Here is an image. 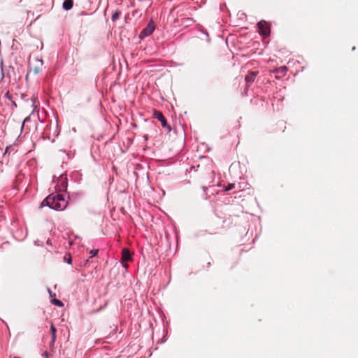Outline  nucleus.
Returning <instances> with one entry per match:
<instances>
[{"label": "nucleus", "instance_id": "nucleus-1", "mask_svg": "<svg viewBox=\"0 0 358 358\" xmlns=\"http://www.w3.org/2000/svg\"><path fill=\"white\" fill-rule=\"evenodd\" d=\"M67 201L62 194H51L45 198L41 203V208L43 206H48L50 208L56 210H63L67 206Z\"/></svg>", "mask_w": 358, "mask_h": 358}, {"label": "nucleus", "instance_id": "nucleus-2", "mask_svg": "<svg viewBox=\"0 0 358 358\" xmlns=\"http://www.w3.org/2000/svg\"><path fill=\"white\" fill-rule=\"evenodd\" d=\"M257 27L259 29V33L263 36H268L270 34V27L266 22L262 20L258 22Z\"/></svg>", "mask_w": 358, "mask_h": 358}, {"label": "nucleus", "instance_id": "nucleus-3", "mask_svg": "<svg viewBox=\"0 0 358 358\" xmlns=\"http://www.w3.org/2000/svg\"><path fill=\"white\" fill-rule=\"evenodd\" d=\"M155 30L154 23L151 21L150 22L145 28H144L139 34L140 38H144L145 36H150L152 34Z\"/></svg>", "mask_w": 358, "mask_h": 358}, {"label": "nucleus", "instance_id": "nucleus-4", "mask_svg": "<svg viewBox=\"0 0 358 358\" xmlns=\"http://www.w3.org/2000/svg\"><path fill=\"white\" fill-rule=\"evenodd\" d=\"M153 116L155 118L159 120L161 122L162 126L163 127H168L166 120L165 117H164L163 114L160 111L155 110L154 112ZM171 128L169 127V130H170Z\"/></svg>", "mask_w": 358, "mask_h": 358}, {"label": "nucleus", "instance_id": "nucleus-5", "mask_svg": "<svg viewBox=\"0 0 358 358\" xmlns=\"http://www.w3.org/2000/svg\"><path fill=\"white\" fill-rule=\"evenodd\" d=\"M258 73V71H251L245 76V80L248 86H250L255 81Z\"/></svg>", "mask_w": 358, "mask_h": 358}, {"label": "nucleus", "instance_id": "nucleus-6", "mask_svg": "<svg viewBox=\"0 0 358 358\" xmlns=\"http://www.w3.org/2000/svg\"><path fill=\"white\" fill-rule=\"evenodd\" d=\"M131 259V255L129 249L124 248L122 251V260L127 262Z\"/></svg>", "mask_w": 358, "mask_h": 358}, {"label": "nucleus", "instance_id": "nucleus-7", "mask_svg": "<svg viewBox=\"0 0 358 358\" xmlns=\"http://www.w3.org/2000/svg\"><path fill=\"white\" fill-rule=\"evenodd\" d=\"M59 181L61 182V186L59 187V191L66 190L67 188V178L63 176H61Z\"/></svg>", "mask_w": 358, "mask_h": 358}, {"label": "nucleus", "instance_id": "nucleus-8", "mask_svg": "<svg viewBox=\"0 0 358 358\" xmlns=\"http://www.w3.org/2000/svg\"><path fill=\"white\" fill-rule=\"evenodd\" d=\"M50 331H51V334H52L51 343L53 345L56 340L57 329L52 323H51V324H50Z\"/></svg>", "mask_w": 358, "mask_h": 358}, {"label": "nucleus", "instance_id": "nucleus-9", "mask_svg": "<svg viewBox=\"0 0 358 358\" xmlns=\"http://www.w3.org/2000/svg\"><path fill=\"white\" fill-rule=\"evenodd\" d=\"M73 5V0H65L63 3V8L68 10L72 8Z\"/></svg>", "mask_w": 358, "mask_h": 358}, {"label": "nucleus", "instance_id": "nucleus-10", "mask_svg": "<svg viewBox=\"0 0 358 358\" xmlns=\"http://www.w3.org/2000/svg\"><path fill=\"white\" fill-rule=\"evenodd\" d=\"M121 11L119 10H116L112 15V17H111V20L112 21L115 22L116 21L119 17L121 15Z\"/></svg>", "mask_w": 358, "mask_h": 358}, {"label": "nucleus", "instance_id": "nucleus-11", "mask_svg": "<svg viewBox=\"0 0 358 358\" xmlns=\"http://www.w3.org/2000/svg\"><path fill=\"white\" fill-rule=\"evenodd\" d=\"M287 71V68L285 66H281L276 69V72L279 73L282 75H285Z\"/></svg>", "mask_w": 358, "mask_h": 358}, {"label": "nucleus", "instance_id": "nucleus-12", "mask_svg": "<svg viewBox=\"0 0 358 358\" xmlns=\"http://www.w3.org/2000/svg\"><path fill=\"white\" fill-rule=\"evenodd\" d=\"M52 303H54L55 305H56L59 307H62L64 306L63 303L59 299H53Z\"/></svg>", "mask_w": 358, "mask_h": 358}, {"label": "nucleus", "instance_id": "nucleus-13", "mask_svg": "<svg viewBox=\"0 0 358 358\" xmlns=\"http://www.w3.org/2000/svg\"><path fill=\"white\" fill-rule=\"evenodd\" d=\"M99 252L98 249H93L90 251V257H93L97 255Z\"/></svg>", "mask_w": 358, "mask_h": 358}, {"label": "nucleus", "instance_id": "nucleus-14", "mask_svg": "<svg viewBox=\"0 0 358 358\" xmlns=\"http://www.w3.org/2000/svg\"><path fill=\"white\" fill-rule=\"evenodd\" d=\"M235 185L234 183L229 184L227 187H225L226 191H229L232 189L234 187Z\"/></svg>", "mask_w": 358, "mask_h": 358}, {"label": "nucleus", "instance_id": "nucleus-15", "mask_svg": "<svg viewBox=\"0 0 358 358\" xmlns=\"http://www.w3.org/2000/svg\"><path fill=\"white\" fill-rule=\"evenodd\" d=\"M3 69L1 67H0V81H1L3 78Z\"/></svg>", "mask_w": 358, "mask_h": 358}, {"label": "nucleus", "instance_id": "nucleus-16", "mask_svg": "<svg viewBox=\"0 0 358 358\" xmlns=\"http://www.w3.org/2000/svg\"><path fill=\"white\" fill-rule=\"evenodd\" d=\"M64 259L67 262L68 264H71V257L70 255H69V257L66 258V257L65 256L64 257Z\"/></svg>", "mask_w": 358, "mask_h": 358}, {"label": "nucleus", "instance_id": "nucleus-17", "mask_svg": "<svg viewBox=\"0 0 358 358\" xmlns=\"http://www.w3.org/2000/svg\"><path fill=\"white\" fill-rule=\"evenodd\" d=\"M6 96L10 99V94L8 92H6Z\"/></svg>", "mask_w": 358, "mask_h": 358}, {"label": "nucleus", "instance_id": "nucleus-18", "mask_svg": "<svg viewBox=\"0 0 358 358\" xmlns=\"http://www.w3.org/2000/svg\"><path fill=\"white\" fill-rule=\"evenodd\" d=\"M28 119V117H27L26 119H24V122H23V124H24V122L27 121V120Z\"/></svg>", "mask_w": 358, "mask_h": 358}, {"label": "nucleus", "instance_id": "nucleus-19", "mask_svg": "<svg viewBox=\"0 0 358 358\" xmlns=\"http://www.w3.org/2000/svg\"><path fill=\"white\" fill-rule=\"evenodd\" d=\"M14 358H19V357H14Z\"/></svg>", "mask_w": 358, "mask_h": 358}]
</instances>
